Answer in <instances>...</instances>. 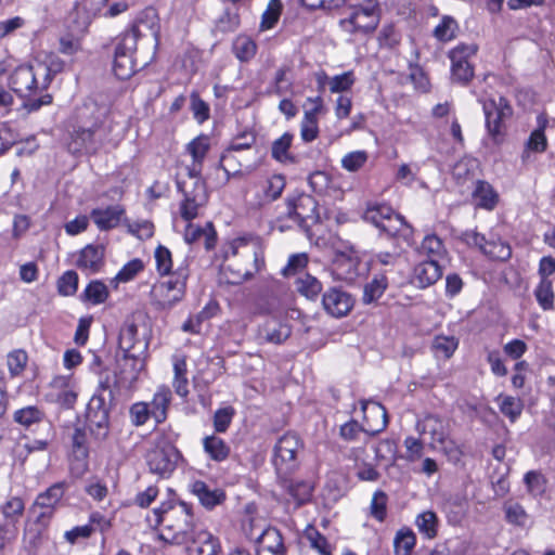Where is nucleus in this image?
Listing matches in <instances>:
<instances>
[{"instance_id":"39448f33","label":"nucleus","mask_w":555,"mask_h":555,"mask_svg":"<svg viewBox=\"0 0 555 555\" xmlns=\"http://www.w3.org/2000/svg\"><path fill=\"white\" fill-rule=\"evenodd\" d=\"M382 9L377 0H364L352 5L346 17L339 21L340 28L350 35L366 36L375 31L380 21Z\"/></svg>"},{"instance_id":"ea45409f","label":"nucleus","mask_w":555,"mask_h":555,"mask_svg":"<svg viewBox=\"0 0 555 555\" xmlns=\"http://www.w3.org/2000/svg\"><path fill=\"white\" fill-rule=\"evenodd\" d=\"M450 59L452 63V78L459 82L467 83L474 75V70L469 62L463 61V56H461L459 50H452L450 52Z\"/></svg>"},{"instance_id":"423d86ee","label":"nucleus","mask_w":555,"mask_h":555,"mask_svg":"<svg viewBox=\"0 0 555 555\" xmlns=\"http://www.w3.org/2000/svg\"><path fill=\"white\" fill-rule=\"evenodd\" d=\"M189 275V260L184 258L175 269L172 279L156 283L152 287V302L158 309L165 310L181 301L185 294Z\"/></svg>"},{"instance_id":"3c124183","label":"nucleus","mask_w":555,"mask_h":555,"mask_svg":"<svg viewBox=\"0 0 555 555\" xmlns=\"http://www.w3.org/2000/svg\"><path fill=\"white\" fill-rule=\"evenodd\" d=\"M498 401H500L501 413L508 417L512 423L516 422L524 409L522 401L519 398L502 395L498 397Z\"/></svg>"},{"instance_id":"603ef678","label":"nucleus","mask_w":555,"mask_h":555,"mask_svg":"<svg viewBox=\"0 0 555 555\" xmlns=\"http://www.w3.org/2000/svg\"><path fill=\"white\" fill-rule=\"evenodd\" d=\"M534 296L543 310H551L554 307V292L551 280L542 278L534 289Z\"/></svg>"},{"instance_id":"1a4fd4ad","label":"nucleus","mask_w":555,"mask_h":555,"mask_svg":"<svg viewBox=\"0 0 555 555\" xmlns=\"http://www.w3.org/2000/svg\"><path fill=\"white\" fill-rule=\"evenodd\" d=\"M137 43H134V36L131 34H121L117 40L114 60H113V73L120 79H129L138 68L143 67L146 63L138 64L134 59L137 51Z\"/></svg>"},{"instance_id":"a878e982","label":"nucleus","mask_w":555,"mask_h":555,"mask_svg":"<svg viewBox=\"0 0 555 555\" xmlns=\"http://www.w3.org/2000/svg\"><path fill=\"white\" fill-rule=\"evenodd\" d=\"M105 248L103 245H87L81 249L77 267L90 273L99 272L104 266Z\"/></svg>"},{"instance_id":"412c9836","label":"nucleus","mask_w":555,"mask_h":555,"mask_svg":"<svg viewBox=\"0 0 555 555\" xmlns=\"http://www.w3.org/2000/svg\"><path fill=\"white\" fill-rule=\"evenodd\" d=\"M292 335V327L282 319H268L259 327V338L266 343L281 345Z\"/></svg>"},{"instance_id":"b1692460","label":"nucleus","mask_w":555,"mask_h":555,"mask_svg":"<svg viewBox=\"0 0 555 555\" xmlns=\"http://www.w3.org/2000/svg\"><path fill=\"white\" fill-rule=\"evenodd\" d=\"M189 555H217L220 551V544L207 530H196L189 541Z\"/></svg>"},{"instance_id":"4be33fe9","label":"nucleus","mask_w":555,"mask_h":555,"mask_svg":"<svg viewBox=\"0 0 555 555\" xmlns=\"http://www.w3.org/2000/svg\"><path fill=\"white\" fill-rule=\"evenodd\" d=\"M441 276V263L435 260H423L414 267L412 282L418 288H426L434 285Z\"/></svg>"},{"instance_id":"7ed1b4c3","label":"nucleus","mask_w":555,"mask_h":555,"mask_svg":"<svg viewBox=\"0 0 555 555\" xmlns=\"http://www.w3.org/2000/svg\"><path fill=\"white\" fill-rule=\"evenodd\" d=\"M260 262L257 250L244 240H237L225 254L221 274L227 283L238 285L259 271Z\"/></svg>"},{"instance_id":"6e6d98bb","label":"nucleus","mask_w":555,"mask_h":555,"mask_svg":"<svg viewBox=\"0 0 555 555\" xmlns=\"http://www.w3.org/2000/svg\"><path fill=\"white\" fill-rule=\"evenodd\" d=\"M154 258L156 262V270L159 273V275H173L175 270L172 255L167 247L158 245L154 251Z\"/></svg>"},{"instance_id":"37998d69","label":"nucleus","mask_w":555,"mask_h":555,"mask_svg":"<svg viewBox=\"0 0 555 555\" xmlns=\"http://www.w3.org/2000/svg\"><path fill=\"white\" fill-rule=\"evenodd\" d=\"M44 414L37 406H26L14 412V421L24 427H30L33 425H41L43 428Z\"/></svg>"},{"instance_id":"5fc2aeb1","label":"nucleus","mask_w":555,"mask_h":555,"mask_svg":"<svg viewBox=\"0 0 555 555\" xmlns=\"http://www.w3.org/2000/svg\"><path fill=\"white\" fill-rule=\"evenodd\" d=\"M87 425L96 440H104L109 433V414H92L87 418Z\"/></svg>"},{"instance_id":"c03bdc74","label":"nucleus","mask_w":555,"mask_h":555,"mask_svg":"<svg viewBox=\"0 0 555 555\" xmlns=\"http://www.w3.org/2000/svg\"><path fill=\"white\" fill-rule=\"evenodd\" d=\"M459 340L454 336L438 335L433 339L431 349L436 357L449 359L457 349Z\"/></svg>"},{"instance_id":"a19ab883","label":"nucleus","mask_w":555,"mask_h":555,"mask_svg":"<svg viewBox=\"0 0 555 555\" xmlns=\"http://www.w3.org/2000/svg\"><path fill=\"white\" fill-rule=\"evenodd\" d=\"M388 286V280L385 275L378 274L375 275L371 282L366 283L363 289L362 300L364 304H371L379 299L385 293Z\"/></svg>"},{"instance_id":"13d9d810","label":"nucleus","mask_w":555,"mask_h":555,"mask_svg":"<svg viewBox=\"0 0 555 555\" xmlns=\"http://www.w3.org/2000/svg\"><path fill=\"white\" fill-rule=\"evenodd\" d=\"M41 66L46 68L42 77V87L48 88L54 75L61 73L64 69L65 63L55 54L48 55L46 62H41Z\"/></svg>"},{"instance_id":"cd10ccee","label":"nucleus","mask_w":555,"mask_h":555,"mask_svg":"<svg viewBox=\"0 0 555 555\" xmlns=\"http://www.w3.org/2000/svg\"><path fill=\"white\" fill-rule=\"evenodd\" d=\"M171 399L172 395L168 386L162 385L155 391L150 403V410L156 424H162L166 421Z\"/></svg>"},{"instance_id":"aec40b11","label":"nucleus","mask_w":555,"mask_h":555,"mask_svg":"<svg viewBox=\"0 0 555 555\" xmlns=\"http://www.w3.org/2000/svg\"><path fill=\"white\" fill-rule=\"evenodd\" d=\"M309 103L313 106L305 112L300 125V137L305 142H312L319 135L318 115L323 108V100L321 96L308 98Z\"/></svg>"},{"instance_id":"7c9ffc66","label":"nucleus","mask_w":555,"mask_h":555,"mask_svg":"<svg viewBox=\"0 0 555 555\" xmlns=\"http://www.w3.org/2000/svg\"><path fill=\"white\" fill-rule=\"evenodd\" d=\"M143 351L124 353L122 359L119 361L121 380L127 382L129 386L138 379L140 371L143 369Z\"/></svg>"},{"instance_id":"680f3d73","label":"nucleus","mask_w":555,"mask_h":555,"mask_svg":"<svg viewBox=\"0 0 555 555\" xmlns=\"http://www.w3.org/2000/svg\"><path fill=\"white\" fill-rule=\"evenodd\" d=\"M282 9L283 4L281 0H270L261 17V29L273 28L281 16Z\"/></svg>"},{"instance_id":"864d4df0","label":"nucleus","mask_w":555,"mask_h":555,"mask_svg":"<svg viewBox=\"0 0 555 555\" xmlns=\"http://www.w3.org/2000/svg\"><path fill=\"white\" fill-rule=\"evenodd\" d=\"M108 297L107 286L101 281H92L88 284L81 298L85 301H89L93 305L103 304Z\"/></svg>"},{"instance_id":"8fccbe9b","label":"nucleus","mask_w":555,"mask_h":555,"mask_svg":"<svg viewBox=\"0 0 555 555\" xmlns=\"http://www.w3.org/2000/svg\"><path fill=\"white\" fill-rule=\"evenodd\" d=\"M392 211L393 209L386 204H370L363 214V219L379 229Z\"/></svg>"},{"instance_id":"79ce46f5","label":"nucleus","mask_w":555,"mask_h":555,"mask_svg":"<svg viewBox=\"0 0 555 555\" xmlns=\"http://www.w3.org/2000/svg\"><path fill=\"white\" fill-rule=\"evenodd\" d=\"M256 142V137L250 131H245L236 135L231 142L230 146L224 151L221 156L223 163H229L234 158V152L250 149Z\"/></svg>"},{"instance_id":"de8ad7c7","label":"nucleus","mask_w":555,"mask_h":555,"mask_svg":"<svg viewBox=\"0 0 555 555\" xmlns=\"http://www.w3.org/2000/svg\"><path fill=\"white\" fill-rule=\"evenodd\" d=\"M544 128L545 121H542L541 118H539V127L531 132L527 140L526 151L524 152L522 158H525L529 152L542 153L546 150L547 139L544 133Z\"/></svg>"},{"instance_id":"f257e3e1","label":"nucleus","mask_w":555,"mask_h":555,"mask_svg":"<svg viewBox=\"0 0 555 555\" xmlns=\"http://www.w3.org/2000/svg\"><path fill=\"white\" fill-rule=\"evenodd\" d=\"M153 522L151 526L157 528L163 526L162 539L171 544L182 545L189 543L192 534L197 530L192 506L183 501L168 500L153 508Z\"/></svg>"},{"instance_id":"4468645a","label":"nucleus","mask_w":555,"mask_h":555,"mask_svg":"<svg viewBox=\"0 0 555 555\" xmlns=\"http://www.w3.org/2000/svg\"><path fill=\"white\" fill-rule=\"evenodd\" d=\"M159 17L155 9L146 8L134 21L132 27L124 34H131L134 36V43L138 44L140 39L149 38L156 47L159 41Z\"/></svg>"},{"instance_id":"9b49d317","label":"nucleus","mask_w":555,"mask_h":555,"mask_svg":"<svg viewBox=\"0 0 555 555\" xmlns=\"http://www.w3.org/2000/svg\"><path fill=\"white\" fill-rule=\"evenodd\" d=\"M482 108L488 132L495 142H499L504 133V122L512 116L513 109L507 100L503 96L485 100L482 102Z\"/></svg>"},{"instance_id":"9d476101","label":"nucleus","mask_w":555,"mask_h":555,"mask_svg":"<svg viewBox=\"0 0 555 555\" xmlns=\"http://www.w3.org/2000/svg\"><path fill=\"white\" fill-rule=\"evenodd\" d=\"M46 68L41 62L16 67L8 78L10 89L20 96H29L38 90H46L42 87V77Z\"/></svg>"},{"instance_id":"a18cd8bd","label":"nucleus","mask_w":555,"mask_h":555,"mask_svg":"<svg viewBox=\"0 0 555 555\" xmlns=\"http://www.w3.org/2000/svg\"><path fill=\"white\" fill-rule=\"evenodd\" d=\"M257 312L270 315V319H282L285 314V308L279 297L270 295L258 301Z\"/></svg>"},{"instance_id":"6ab92c4d","label":"nucleus","mask_w":555,"mask_h":555,"mask_svg":"<svg viewBox=\"0 0 555 555\" xmlns=\"http://www.w3.org/2000/svg\"><path fill=\"white\" fill-rule=\"evenodd\" d=\"M24 511L25 504L21 498L12 496L5 501L0 507L1 515L4 518V522L0 524V531L15 538L17 532L16 525L23 516Z\"/></svg>"},{"instance_id":"6e6552de","label":"nucleus","mask_w":555,"mask_h":555,"mask_svg":"<svg viewBox=\"0 0 555 555\" xmlns=\"http://www.w3.org/2000/svg\"><path fill=\"white\" fill-rule=\"evenodd\" d=\"M302 442L295 433H286L274 444L272 463L278 476H286L297 467V454Z\"/></svg>"},{"instance_id":"774afa93","label":"nucleus","mask_w":555,"mask_h":555,"mask_svg":"<svg viewBox=\"0 0 555 555\" xmlns=\"http://www.w3.org/2000/svg\"><path fill=\"white\" fill-rule=\"evenodd\" d=\"M524 481L527 490L532 495H541L545 491L546 480L544 476L535 470H530L525 475Z\"/></svg>"},{"instance_id":"c85d7f7f","label":"nucleus","mask_w":555,"mask_h":555,"mask_svg":"<svg viewBox=\"0 0 555 555\" xmlns=\"http://www.w3.org/2000/svg\"><path fill=\"white\" fill-rule=\"evenodd\" d=\"M67 489L65 481L53 483L46 491L39 493L35 500V509L38 507L55 512Z\"/></svg>"},{"instance_id":"e433bc0d","label":"nucleus","mask_w":555,"mask_h":555,"mask_svg":"<svg viewBox=\"0 0 555 555\" xmlns=\"http://www.w3.org/2000/svg\"><path fill=\"white\" fill-rule=\"evenodd\" d=\"M286 185V180L283 175H273L263 184V194L254 205L261 207L266 204L276 201L283 193Z\"/></svg>"},{"instance_id":"58836bf2","label":"nucleus","mask_w":555,"mask_h":555,"mask_svg":"<svg viewBox=\"0 0 555 555\" xmlns=\"http://www.w3.org/2000/svg\"><path fill=\"white\" fill-rule=\"evenodd\" d=\"M293 138L292 133L285 132L272 142L271 156L273 159L282 164L295 163V157L289 153Z\"/></svg>"},{"instance_id":"052dcab7","label":"nucleus","mask_w":555,"mask_h":555,"mask_svg":"<svg viewBox=\"0 0 555 555\" xmlns=\"http://www.w3.org/2000/svg\"><path fill=\"white\" fill-rule=\"evenodd\" d=\"M459 29L456 21L451 16H443L441 22L435 27L434 36L439 41H450L455 37Z\"/></svg>"},{"instance_id":"20e7f679","label":"nucleus","mask_w":555,"mask_h":555,"mask_svg":"<svg viewBox=\"0 0 555 555\" xmlns=\"http://www.w3.org/2000/svg\"><path fill=\"white\" fill-rule=\"evenodd\" d=\"M186 177L177 180L178 191L183 195L180 215L185 221L198 216V209L208 202L206 183L201 177V168H186Z\"/></svg>"},{"instance_id":"ddd939ff","label":"nucleus","mask_w":555,"mask_h":555,"mask_svg":"<svg viewBox=\"0 0 555 555\" xmlns=\"http://www.w3.org/2000/svg\"><path fill=\"white\" fill-rule=\"evenodd\" d=\"M462 238L467 245L478 247L482 254L493 260L505 261L512 255V249L507 243L501 240L488 241L476 231H465L462 234Z\"/></svg>"},{"instance_id":"0eeeda50","label":"nucleus","mask_w":555,"mask_h":555,"mask_svg":"<svg viewBox=\"0 0 555 555\" xmlns=\"http://www.w3.org/2000/svg\"><path fill=\"white\" fill-rule=\"evenodd\" d=\"M286 216L293 220L304 231L320 221L318 212V202L306 193L289 195L286 201Z\"/></svg>"},{"instance_id":"bb28decb","label":"nucleus","mask_w":555,"mask_h":555,"mask_svg":"<svg viewBox=\"0 0 555 555\" xmlns=\"http://www.w3.org/2000/svg\"><path fill=\"white\" fill-rule=\"evenodd\" d=\"M184 240L188 244L203 241L205 248L209 250L216 245L217 233L211 222H206L204 227L190 222L184 231Z\"/></svg>"},{"instance_id":"c756f323","label":"nucleus","mask_w":555,"mask_h":555,"mask_svg":"<svg viewBox=\"0 0 555 555\" xmlns=\"http://www.w3.org/2000/svg\"><path fill=\"white\" fill-rule=\"evenodd\" d=\"M124 212L119 205L95 208L91 211V219L100 230H109L118 225Z\"/></svg>"},{"instance_id":"5701e85b","label":"nucleus","mask_w":555,"mask_h":555,"mask_svg":"<svg viewBox=\"0 0 555 555\" xmlns=\"http://www.w3.org/2000/svg\"><path fill=\"white\" fill-rule=\"evenodd\" d=\"M257 555H286L281 532L272 527L267 528L256 540Z\"/></svg>"},{"instance_id":"69168bd1","label":"nucleus","mask_w":555,"mask_h":555,"mask_svg":"<svg viewBox=\"0 0 555 555\" xmlns=\"http://www.w3.org/2000/svg\"><path fill=\"white\" fill-rule=\"evenodd\" d=\"M72 449L77 460L85 461L88 457L87 434L83 429L75 428L72 435Z\"/></svg>"},{"instance_id":"49530a36","label":"nucleus","mask_w":555,"mask_h":555,"mask_svg":"<svg viewBox=\"0 0 555 555\" xmlns=\"http://www.w3.org/2000/svg\"><path fill=\"white\" fill-rule=\"evenodd\" d=\"M257 51L255 41L248 36H237L233 41V52L241 62L251 60Z\"/></svg>"},{"instance_id":"f8f14e48","label":"nucleus","mask_w":555,"mask_h":555,"mask_svg":"<svg viewBox=\"0 0 555 555\" xmlns=\"http://www.w3.org/2000/svg\"><path fill=\"white\" fill-rule=\"evenodd\" d=\"M181 459L180 451L171 443L157 444L146 455V462L153 474L169 477Z\"/></svg>"},{"instance_id":"e2e57ef3","label":"nucleus","mask_w":555,"mask_h":555,"mask_svg":"<svg viewBox=\"0 0 555 555\" xmlns=\"http://www.w3.org/2000/svg\"><path fill=\"white\" fill-rule=\"evenodd\" d=\"M505 519L507 522L516 526H525L528 520V514L517 502H506L504 504Z\"/></svg>"},{"instance_id":"2eb2a0df","label":"nucleus","mask_w":555,"mask_h":555,"mask_svg":"<svg viewBox=\"0 0 555 555\" xmlns=\"http://www.w3.org/2000/svg\"><path fill=\"white\" fill-rule=\"evenodd\" d=\"M119 383L116 377H114L113 383H111L108 377L100 382L102 392L91 397L87 406L86 418L90 417L92 414H109V406L106 403V399H108L109 405L114 403L117 390L119 389Z\"/></svg>"},{"instance_id":"f03ea898","label":"nucleus","mask_w":555,"mask_h":555,"mask_svg":"<svg viewBox=\"0 0 555 555\" xmlns=\"http://www.w3.org/2000/svg\"><path fill=\"white\" fill-rule=\"evenodd\" d=\"M116 127L108 118L94 121L90 127H79L70 134L68 151L74 155H95L101 150L114 149L120 140Z\"/></svg>"},{"instance_id":"f704fd0d","label":"nucleus","mask_w":555,"mask_h":555,"mask_svg":"<svg viewBox=\"0 0 555 555\" xmlns=\"http://www.w3.org/2000/svg\"><path fill=\"white\" fill-rule=\"evenodd\" d=\"M279 478L281 486L294 500L296 506H300L310 500L312 487L309 482L287 479L285 476H279Z\"/></svg>"},{"instance_id":"c9c22d12","label":"nucleus","mask_w":555,"mask_h":555,"mask_svg":"<svg viewBox=\"0 0 555 555\" xmlns=\"http://www.w3.org/2000/svg\"><path fill=\"white\" fill-rule=\"evenodd\" d=\"M203 449L207 456L215 462L228 460L231 453L230 446L215 434L204 437Z\"/></svg>"},{"instance_id":"4d7b16f0","label":"nucleus","mask_w":555,"mask_h":555,"mask_svg":"<svg viewBox=\"0 0 555 555\" xmlns=\"http://www.w3.org/2000/svg\"><path fill=\"white\" fill-rule=\"evenodd\" d=\"M415 534L409 529H400L393 540L397 555H409L415 545Z\"/></svg>"},{"instance_id":"bf43d9fd","label":"nucleus","mask_w":555,"mask_h":555,"mask_svg":"<svg viewBox=\"0 0 555 555\" xmlns=\"http://www.w3.org/2000/svg\"><path fill=\"white\" fill-rule=\"evenodd\" d=\"M408 228L409 225L404 218L392 211L385 222L382 223L379 230L388 236H398L403 234V231Z\"/></svg>"},{"instance_id":"72a5a7b5","label":"nucleus","mask_w":555,"mask_h":555,"mask_svg":"<svg viewBox=\"0 0 555 555\" xmlns=\"http://www.w3.org/2000/svg\"><path fill=\"white\" fill-rule=\"evenodd\" d=\"M138 326L132 322L122 325L119 332V348L124 353L139 352L146 348V345L138 339Z\"/></svg>"},{"instance_id":"2f4dec72","label":"nucleus","mask_w":555,"mask_h":555,"mask_svg":"<svg viewBox=\"0 0 555 555\" xmlns=\"http://www.w3.org/2000/svg\"><path fill=\"white\" fill-rule=\"evenodd\" d=\"M472 195L476 206L487 210H493L499 202L498 192L485 180L476 181Z\"/></svg>"},{"instance_id":"09e8293b","label":"nucleus","mask_w":555,"mask_h":555,"mask_svg":"<svg viewBox=\"0 0 555 555\" xmlns=\"http://www.w3.org/2000/svg\"><path fill=\"white\" fill-rule=\"evenodd\" d=\"M209 150V141L207 137L201 135L192 140L188 144V151L193 158V163L189 168H201L202 163Z\"/></svg>"},{"instance_id":"f3484780","label":"nucleus","mask_w":555,"mask_h":555,"mask_svg":"<svg viewBox=\"0 0 555 555\" xmlns=\"http://www.w3.org/2000/svg\"><path fill=\"white\" fill-rule=\"evenodd\" d=\"M416 427L422 434L429 435L433 449H437V444L451 434L450 420L436 414L426 415L417 422Z\"/></svg>"},{"instance_id":"0e129e2a","label":"nucleus","mask_w":555,"mask_h":555,"mask_svg":"<svg viewBox=\"0 0 555 555\" xmlns=\"http://www.w3.org/2000/svg\"><path fill=\"white\" fill-rule=\"evenodd\" d=\"M437 516L434 512L427 511L416 518V526L423 534L433 539L437 534Z\"/></svg>"},{"instance_id":"4c0bfd02","label":"nucleus","mask_w":555,"mask_h":555,"mask_svg":"<svg viewBox=\"0 0 555 555\" xmlns=\"http://www.w3.org/2000/svg\"><path fill=\"white\" fill-rule=\"evenodd\" d=\"M295 284L297 292L309 300H317L322 292L321 282L307 272L299 273Z\"/></svg>"},{"instance_id":"338daca9","label":"nucleus","mask_w":555,"mask_h":555,"mask_svg":"<svg viewBox=\"0 0 555 555\" xmlns=\"http://www.w3.org/2000/svg\"><path fill=\"white\" fill-rule=\"evenodd\" d=\"M129 417L134 426L139 427L144 425L149 418L152 417L150 404L144 401L133 403L129 410Z\"/></svg>"},{"instance_id":"473e14b6","label":"nucleus","mask_w":555,"mask_h":555,"mask_svg":"<svg viewBox=\"0 0 555 555\" xmlns=\"http://www.w3.org/2000/svg\"><path fill=\"white\" fill-rule=\"evenodd\" d=\"M417 253L425 258L424 260H435L438 263H441L447 256L443 242L435 234L426 235L423 238Z\"/></svg>"},{"instance_id":"393cba45","label":"nucleus","mask_w":555,"mask_h":555,"mask_svg":"<svg viewBox=\"0 0 555 555\" xmlns=\"http://www.w3.org/2000/svg\"><path fill=\"white\" fill-rule=\"evenodd\" d=\"M190 491L198 499L199 503L211 509L225 500V493L221 489L210 488L202 480H195L190 483Z\"/></svg>"},{"instance_id":"a211bd4d","label":"nucleus","mask_w":555,"mask_h":555,"mask_svg":"<svg viewBox=\"0 0 555 555\" xmlns=\"http://www.w3.org/2000/svg\"><path fill=\"white\" fill-rule=\"evenodd\" d=\"M361 408L364 413L363 425L365 434L375 436L386 428L388 416L384 405L377 402L361 401Z\"/></svg>"},{"instance_id":"dca6fc26","label":"nucleus","mask_w":555,"mask_h":555,"mask_svg":"<svg viewBox=\"0 0 555 555\" xmlns=\"http://www.w3.org/2000/svg\"><path fill=\"white\" fill-rule=\"evenodd\" d=\"M353 304L352 296L338 287L327 289L322 296L324 310L334 318L347 315L351 311Z\"/></svg>"}]
</instances>
